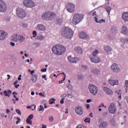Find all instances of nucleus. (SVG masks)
<instances>
[{
  "mask_svg": "<svg viewBox=\"0 0 128 128\" xmlns=\"http://www.w3.org/2000/svg\"><path fill=\"white\" fill-rule=\"evenodd\" d=\"M22 26L23 28H26V26H28V24L23 23L22 24Z\"/></svg>",
  "mask_w": 128,
  "mask_h": 128,
  "instance_id": "56",
  "label": "nucleus"
},
{
  "mask_svg": "<svg viewBox=\"0 0 128 128\" xmlns=\"http://www.w3.org/2000/svg\"><path fill=\"white\" fill-rule=\"evenodd\" d=\"M42 78H44L45 80H46L47 79H46V74H44L42 76Z\"/></svg>",
  "mask_w": 128,
  "mask_h": 128,
  "instance_id": "59",
  "label": "nucleus"
},
{
  "mask_svg": "<svg viewBox=\"0 0 128 128\" xmlns=\"http://www.w3.org/2000/svg\"><path fill=\"white\" fill-rule=\"evenodd\" d=\"M55 100H56V99L52 98L49 100V104H54Z\"/></svg>",
  "mask_w": 128,
  "mask_h": 128,
  "instance_id": "39",
  "label": "nucleus"
},
{
  "mask_svg": "<svg viewBox=\"0 0 128 128\" xmlns=\"http://www.w3.org/2000/svg\"><path fill=\"white\" fill-rule=\"evenodd\" d=\"M50 16V12H45L42 15V18L46 20H48V16Z\"/></svg>",
  "mask_w": 128,
  "mask_h": 128,
  "instance_id": "20",
  "label": "nucleus"
},
{
  "mask_svg": "<svg viewBox=\"0 0 128 128\" xmlns=\"http://www.w3.org/2000/svg\"><path fill=\"white\" fill-rule=\"evenodd\" d=\"M82 68H84V70H86V68H88V67L84 65H82Z\"/></svg>",
  "mask_w": 128,
  "mask_h": 128,
  "instance_id": "62",
  "label": "nucleus"
},
{
  "mask_svg": "<svg viewBox=\"0 0 128 128\" xmlns=\"http://www.w3.org/2000/svg\"><path fill=\"white\" fill-rule=\"evenodd\" d=\"M36 28L39 30H46L44 26L42 24H38Z\"/></svg>",
  "mask_w": 128,
  "mask_h": 128,
  "instance_id": "27",
  "label": "nucleus"
},
{
  "mask_svg": "<svg viewBox=\"0 0 128 128\" xmlns=\"http://www.w3.org/2000/svg\"><path fill=\"white\" fill-rule=\"evenodd\" d=\"M18 80H22V74L19 75V78H18Z\"/></svg>",
  "mask_w": 128,
  "mask_h": 128,
  "instance_id": "61",
  "label": "nucleus"
},
{
  "mask_svg": "<svg viewBox=\"0 0 128 128\" xmlns=\"http://www.w3.org/2000/svg\"><path fill=\"white\" fill-rule=\"evenodd\" d=\"M66 50V47L62 45H56L52 48V52L54 54L62 56Z\"/></svg>",
  "mask_w": 128,
  "mask_h": 128,
  "instance_id": "1",
  "label": "nucleus"
},
{
  "mask_svg": "<svg viewBox=\"0 0 128 128\" xmlns=\"http://www.w3.org/2000/svg\"><path fill=\"white\" fill-rule=\"evenodd\" d=\"M76 128H82V124H78Z\"/></svg>",
  "mask_w": 128,
  "mask_h": 128,
  "instance_id": "64",
  "label": "nucleus"
},
{
  "mask_svg": "<svg viewBox=\"0 0 128 128\" xmlns=\"http://www.w3.org/2000/svg\"><path fill=\"white\" fill-rule=\"evenodd\" d=\"M94 18V20H95L96 22V24L100 23V20H98V16H95Z\"/></svg>",
  "mask_w": 128,
  "mask_h": 128,
  "instance_id": "44",
  "label": "nucleus"
},
{
  "mask_svg": "<svg viewBox=\"0 0 128 128\" xmlns=\"http://www.w3.org/2000/svg\"><path fill=\"white\" fill-rule=\"evenodd\" d=\"M66 9L68 12H74L76 10V5L72 3H68L66 6Z\"/></svg>",
  "mask_w": 128,
  "mask_h": 128,
  "instance_id": "6",
  "label": "nucleus"
},
{
  "mask_svg": "<svg viewBox=\"0 0 128 128\" xmlns=\"http://www.w3.org/2000/svg\"><path fill=\"white\" fill-rule=\"evenodd\" d=\"M41 72H46V68H44L41 69Z\"/></svg>",
  "mask_w": 128,
  "mask_h": 128,
  "instance_id": "55",
  "label": "nucleus"
},
{
  "mask_svg": "<svg viewBox=\"0 0 128 128\" xmlns=\"http://www.w3.org/2000/svg\"><path fill=\"white\" fill-rule=\"evenodd\" d=\"M91 72L92 74H95V76H98L100 74V69H98L97 68H92L91 70Z\"/></svg>",
  "mask_w": 128,
  "mask_h": 128,
  "instance_id": "16",
  "label": "nucleus"
},
{
  "mask_svg": "<svg viewBox=\"0 0 128 128\" xmlns=\"http://www.w3.org/2000/svg\"><path fill=\"white\" fill-rule=\"evenodd\" d=\"M78 36L80 38H82V40H88V38H90L88 34H86V33L84 32H81L79 33Z\"/></svg>",
  "mask_w": 128,
  "mask_h": 128,
  "instance_id": "12",
  "label": "nucleus"
},
{
  "mask_svg": "<svg viewBox=\"0 0 128 128\" xmlns=\"http://www.w3.org/2000/svg\"><path fill=\"white\" fill-rule=\"evenodd\" d=\"M36 40H44L46 38V36H42V35H39L36 38Z\"/></svg>",
  "mask_w": 128,
  "mask_h": 128,
  "instance_id": "32",
  "label": "nucleus"
},
{
  "mask_svg": "<svg viewBox=\"0 0 128 128\" xmlns=\"http://www.w3.org/2000/svg\"><path fill=\"white\" fill-rule=\"evenodd\" d=\"M23 4L26 8H34L36 4L31 0H25L23 2Z\"/></svg>",
  "mask_w": 128,
  "mask_h": 128,
  "instance_id": "9",
  "label": "nucleus"
},
{
  "mask_svg": "<svg viewBox=\"0 0 128 128\" xmlns=\"http://www.w3.org/2000/svg\"><path fill=\"white\" fill-rule=\"evenodd\" d=\"M84 78V76H82V75L81 74H78V80H82Z\"/></svg>",
  "mask_w": 128,
  "mask_h": 128,
  "instance_id": "47",
  "label": "nucleus"
},
{
  "mask_svg": "<svg viewBox=\"0 0 128 128\" xmlns=\"http://www.w3.org/2000/svg\"><path fill=\"white\" fill-rule=\"evenodd\" d=\"M6 10H8V7H6V3L2 0H0V12H6Z\"/></svg>",
  "mask_w": 128,
  "mask_h": 128,
  "instance_id": "10",
  "label": "nucleus"
},
{
  "mask_svg": "<svg viewBox=\"0 0 128 128\" xmlns=\"http://www.w3.org/2000/svg\"><path fill=\"white\" fill-rule=\"evenodd\" d=\"M102 106H103L104 108H106V106H104V103L101 104L99 106L98 108H102Z\"/></svg>",
  "mask_w": 128,
  "mask_h": 128,
  "instance_id": "54",
  "label": "nucleus"
},
{
  "mask_svg": "<svg viewBox=\"0 0 128 128\" xmlns=\"http://www.w3.org/2000/svg\"><path fill=\"white\" fill-rule=\"evenodd\" d=\"M49 14L48 20H54V18H56V14L50 12Z\"/></svg>",
  "mask_w": 128,
  "mask_h": 128,
  "instance_id": "18",
  "label": "nucleus"
},
{
  "mask_svg": "<svg viewBox=\"0 0 128 128\" xmlns=\"http://www.w3.org/2000/svg\"><path fill=\"white\" fill-rule=\"evenodd\" d=\"M110 68L112 72H114V74H118L122 70L118 65L116 63L113 64L111 66Z\"/></svg>",
  "mask_w": 128,
  "mask_h": 128,
  "instance_id": "7",
  "label": "nucleus"
},
{
  "mask_svg": "<svg viewBox=\"0 0 128 128\" xmlns=\"http://www.w3.org/2000/svg\"><path fill=\"white\" fill-rule=\"evenodd\" d=\"M110 124L112 126H116V120L114 119H111L110 120Z\"/></svg>",
  "mask_w": 128,
  "mask_h": 128,
  "instance_id": "36",
  "label": "nucleus"
},
{
  "mask_svg": "<svg viewBox=\"0 0 128 128\" xmlns=\"http://www.w3.org/2000/svg\"><path fill=\"white\" fill-rule=\"evenodd\" d=\"M103 90L104 92H105L106 94H108L109 96H110V94H112V91L110 89L106 87H104Z\"/></svg>",
  "mask_w": 128,
  "mask_h": 128,
  "instance_id": "19",
  "label": "nucleus"
},
{
  "mask_svg": "<svg viewBox=\"0 0 128 128\" xmlns=\"http://www.w3.org/2000/svg\"><path fill=\"white\" fill-rule=\"evenodd\" d=\"M104 50L108 54H112V48L110 46H104Z\"/></svg>",
  "mask_w": 128,
  "mask_h": 128,
  "instance_id": "22",
  "label": "nucleus"
},
{
  "mask_svg": "<svg viewBox=\"0 0 128 128\" xmlns=\"http://www.w3.org/2000/svg\"><path fill=\"white\" fill-rule=\"evenodd\" d=\"M74 110L77 114H79L80 116H82L84 112H82V108L80 106H76L74 108Z\"/></svg>",
  "mask_w": 128,
  "mask_h": 128,
  "instance_id": "14",
  "label": "nucleus"
},
{
  "mask_svg": "<svg viewBox=\"0 0 128 128\" xmlns=\"http://www.w3.org/2000/svg\"><path fill=\"white\" fill-rule=\"evenodd\" d=\"M26 38L24 37V36L21 34H16L12 36V41L14 42H24Z\"/></svg>",
  "mask_w": 128,
  "mask_h": 128,
  "instance_id": "4",
  "label": "nucleus"
},
{
  "mask_svg": "<svg viewBox=\"0 0 128 128\" xmlns=\"http://www.w3.org/2000/svg\"><path fill=\"white\" fill-rule=\"evenodd\" d=\"M56 22L58 24H60L62 22V18H57Z\"/></svg>",
  "mask_w": 128,
  "mask_h": 128,
  "instance_id": "38",
  "label": "nucleus"
},
{
  "mask_svg": "<svg viewBox=\"0 0 128 128\" xmlns=\"http://www.w3.org/2000/svg\"><path fill=\"white\" fill-rule=\"evenodd\" d=\"M68 94H64L61 96L62 98H66Z\"/></svg>",
  "mask_w": 128,
  "mask_h": 128,
  "instance_id": "57",
  "label": "nucleus"
},
{
  "mask_svg": "<svg viewBox=\"0 0 128 128\" xmlns=\"http://www.w3.org/2000/svg\"><path fill=\"white\" fill-rule=\"evenodd\" d=\"M98 54V50H96L95 51H94L92 54V56H90V58H94V57H96L98 56L96 54Z\"/></svg>",
  "mask_w": 128,
  "mask_h": 128,
  "instance_id": "33",
  "label": "nucleus"
},
{
  "mask_svg": "<svg viewBox=\"0 0 128 128\" xmlns=\"http://www.w3.org/2000/svg\"><path fill=\"white\" fill-rule=\"evenodd\" d=\"M109 112L111 114H114L116 112V105L114 103H111L108 108Z\"/></svg>",
  "mask_w": 128,
  "mask_h": 128,
  "instance_id": "11",
  "label": "nucleus"
},
{
  "mask_svg": "<svg viewBox=\"0 0 128 128\" xmlns=\"http://www.w3.org/2000/svg\"><path fill=\"white\" fill-rule=\"evenodd\" d=\"M32 34H33V38H36V36H38V34H36V31L34 30L32 32Z\"/></svg>",
  "mask_w": 128,
  "mask_h": 128,
  "instance_id": "46",
  "label": "nucleus"
},
{
  "mask_svg": "<svg viewBox=\"0 0 128 128\" xmlns=\"http://www.w3.org/2000/svg\"><path fill=\"white\" fill-rule=\"evenodd\" d=\"M82 18H84V15L75 14L72 18V24H78L80 22Z\"/></svg>",
  "mask_w": 128,
  "mask_h": 128,
  "instance_id": "3",
  "label": "nucleus"
},
{
  "mask_svg": "<svg viewBox=\"0 0 128 128\" xmlns=\"http://www.w3.org/2000/svg\"><path fill=\"white\" fill-rule=\"evenodd\" d=\"M16 112H17V114H19L20 116H22V112H20V110L16 109Z\"/></svg>",
  "mask_w": 128,
  "mask_h": 128,
  "instance_id": "45",
  "label": "nucleus"
},
{
  "mask_svg": "<svg viewBox=\"0 0 128 128\" xmlns=\"http://www.w3.org/2000/svg\"><path fill=\"white\" fill-rule=\"evenodd\" d=\"M122 32V34H125L126 36L127 34H128V28H126V26H123Z\"/></svg>",
  "mask_w": 128,
  "mask_h": 128,
  "instance_id": "26",
  "label": "nucleus"
},
{
  "mask_svg": "<svg viewBox=\"0 0 128 128\" xmlns=\"http://www.w3.org/2000/svg\"><path fill=\"white\" fill-rule=\"evenodd\" d=\"M102 22H106V21L104 19H102L101 20H99V24H102Z\"/></svg>",
  "mask_w": 128,
  "mask_h": 128,
  "instance_id": "53",
  "label": "nucleus"
},
{
  "mask_svg": "<svg viewBox=\"0 0 128 128\" xmlns=\"http://www.w3.org/2000/svg\"><path fill=\"white\" fill-rule=\"evenodd\" d=\"M106 126H108V122H102L99 124L100 128H106Z\"/></svg>",
  "mask_w": 128,
  "mask_h": 128,
  "instance_id": "24",
  "label": "nucleus"
},
{
  "mask_svg": "<svg viewBox=\"0 0 128 128\" xmlns=\"http://www.w3.org/2000/svg\"><path fill=\"white\" fill-rule=\"evenodd\" d=\"M5 20L6 22H10V17H6Z\"/></svg>",
  "mask_w": 128,
  "mask_h": 128,
  "instance_id": "52",
  "label": "nucleus"
},
{
  "mask_svg": "<svg viewBox=\"0 0 128 128\" xmlns=\"http://www.w3.org/2000/svg\"><path fill=\"white\" fill-rule=\"evenodd\" d=\"M108 82L112 86H118V80H109Z\"/></svg>",
  "mask_w": 128,
  "mask_h": 128,
  "instance_id": "25",
  "label": "nucleus"
},
{
  "mask_svg": "<svg viewBox=\"0 0 128 128\" xmlns=\"http://www.w3.org/2000/svg\"><path fill=\"white\" fill-rule=\"evenodd\" d=\"M65 80H66V75H64V77L63 80L59 81V84H62V82H64Z\"/></svg>",
  "mask_w": 128,
  "mask_h": 128,
  "instance_id": "51",
  "label": "nucleus"
},
{
  "mask_svg": "<svg viewBox=\"0 0 128 128\" xmlns=\"http://www.w3.org/2000/svg\"><path fill=\"white\" fill-rule=\"evenodd\" d=\"M40 108L38 109L39 112H41V110H44V106H42V105H40Z\"/></svg>",
  "mask_w": 128,
  "mask_h": 128,
  "instance_id": "43",
  "label": "nucleus"
},
{
  "mask_svg": "<svg viewBox=\"0 0 128 128\" xmlns=\"http://www.w3.org/2000/svg\"><path fill=\"white\" fill-rule=\"evenodd\" d=\"M120 40L123 44H128V38H122Z\"/></svg>",
  "mask_w": 128,
  "mask_h": 128,
  "instance_id": "37",
  "label": "nucleus"
},
{
  "mask_svg": "<svg viewBox=\"0 0 128 128\" xmlns=\"http://www.w3.org/2000/svg\"><path fill=\"white\" fill-rule=\"evenodd\" d=\"M48 119H49L50 122H54V116H49Z\"/></svg>",
  "mask_w": 128,
  "mask_h": 128,
  "instance_id": "49",
  "label": "nucleus"
},
{
  "mask_svg": "<svg viewBox=\"0 0 128 128\" xmlns=\"http://www.w3.org/2000/svg\"><path fill=\"white\" fill-rule=\"evenodd\" d=\"M90 59L91 62H94V64H98V62H100V58H98V56L90 57Z\"/></svg>",
  "mask_w": 128,
  "mask_h": 128,
  "instance_id": "15",
  "label": "nucleus"
},
{
  "mask_svg": "<svg viewBox=\"0 0 128 128\" xmlns=\"http://www.w3.org/2000/svg\"><path fill=\"white\" fill-rule=\"evenodd\" d=\"M124 88L126 92H128V80H126L124 82Z\"/></svg>",
  "mask_w": 128,
  "mask_h": 128,
  "instance_id": "34",
  "label": "nucleus"
},
{
  "mask_svg": "<svg viewBox=\"0 0 128 128\" xmlns=\"http://www.w3.org/2000/svg\"><path fill=\"white\" fill-rule=\"evenodd\" d=\"M10 44L12 46H16V44L12 42H10Z\"/></svg>",
  "mask_w": 128,
  "mask_h": 128,
  "instance_id": "63",
  "label": "nucleus"
},
{
  "mask_svg": "<svg viewBox=\"0 0 128 128\" xmlns=\"http://www.w3.org/2000/svg\"><path fill=\"white\" fill-rule=\"evenodd\" d=\"M34 45L36 46V48H38V46H40V42H35L34 43Z\"/></svg>",
  "mask_w": 128,
  "mask_h": 128,
  "instance_id": "41",
  "label": "nucleus"
},
{
  "mask_svg": "<svg viewBox=\"0 0 128 128\" xmlns=\"http://www.w3.org/2000/svg\"><path fill=\"white\" fill-rule=\"evenodd\" d=\"M4 94L5 96H8V98H10V94H12V92L10 90H5L4 91Z\"/></svg>",
  "mask_w": 128,
  "mask_h": 128,
  "instance_id": "23",
  "label": "nucleus"
},
{
  "mask_svg": "<svg viewBox=\"0 0 128 128\" xmlns=\"http://www.w3.org/2000/svg\"><path fill=\"white\" fill-rule=\"evenodd\" d=\"M64 98H62V100L60 101V104H64Z\"/></svg>",
  "mask_w": 128,
  "mask_h": 128,
  "instance_id": "60",
  "label": "nucleus"
},
{
  "mask_svg": "<svg viewBox=\"0 0 128 128\" xmlns=\"http://www.w3.org/2000/svg\"><path fill=\"white\" fill-rule=\"evenodd\" d=\"M16 10L17 16H18V18H24L26 16V14L24 9L22 8H18Z\"/></svg>",
  "mask_w": 128,
  "mask_h": 128,
  "instance_id": "5",
  "label": "nucleus"
},
{
  "mask_svg": "<svg viewBox=\"0 0 128 128\" xmlns=\"http://www.w3.org/2000/svg\"><path fill=\"white\" fill-rule=\"evenodd\" d=\"M66 86L68 90H72L73 88L72 86L70 84H66Z\"/></svg>",
  "mask_w": 128,
  "mask_h": 128,
  "instance_id": "40",
  "label": "nucleus"
},
{
  "mask_svg": "<svg viewBox=\"0 0 128 128\" xmlns=\"http://www.w3.org/2000/svg\"><path fill=\"white\" fill-rule=\"evenodd\" d=\"M61 36L65 38H72L74 36V32L70 28L66 27L62 30Z\"/></svg>",
  "mask_w": 128,
  "mask_h": 128,
  "instance_id": "2",
  "label": "nucleus"
},
{
  "mask_svg": "<svg viewBox=\"0 0 128 128\" xmlns=\"http://www.w3.org/2000/svg\"><path fill=\"white\" fill-rule=\"evenodd\" d=\"M68 58V62L72 64H76V58H72L71 56H70Z\"/></svg>",
  "mask_w": 128,
  "mask_h": 128,
  "instance_id": "29",
  "label": "nucleus"
},
{
  "mask_svg": "<svg viewBox=\"0 0 128 128\" xmlns=\"http://www.w3.org/2000/svg\"><path fill=\"white\" fill-rule=\"evenodd\" d=\"M92 16H96V12L94 11L93 12Z\"/></svg>",
  "mask_w": 128,
  "mask_h": 128,
  "instance_id": "58",
  "label": "nucleus"
},
{
  "mask_svg": "<svg viewBox=\"0 0 128 128\" xmlns=\"http://www.w3.org/2000/svg\"><path fill=\"white\" fill-rule=\"evenodd\" d=\"M12 102H14V104H16V102H18V98H16V99H14V98H12Z\"/></svg>",
  "mask_w": 128,
  "mask_h": 128,
  "instance_id": "48",
  "label": "nucleus"
},
{
  "mask_svg": "<svg viewBox=\"0 0 128 128\" xmlns=\"http://www.w3.org/2000/svg\"><path fill=\"white\" fill-rule=\"evenodd\" d=\"M108 14H110V11L112 10V7L108 6L105 8Z\"/></svg>",
  "mask_w": 128,
  "mask_h": 128,
  "instance_id": "35",
  "label": "nucleus"
},
{
  "mask_svg": "<svg viewBox=\"0 0 128 128\" xmlns=\"http://www.w3.org/2000/svg\"><path fill=\"white\" fill-rule=\"evenodd\" d=\"M34 118V114H30L28 118L26 120V122L27 124H32V120Z\"/></svg>",
  "mask_w": 128,
  "mask_h": 128,
  "instance_id": "17",
  "label": "nucleus"
},
{
  "mask_svg": "<svg viewBox=\"0 0 128 128\" xmlns=\"http://www.w3.org/2000/svg\"><path fill=\"white\" fill-rule=\"evenodd\" d=\"M31 80L32 82H36V80H38V76L36 74H34L31 76Z\"/></svg>",
  "mask_w": 128,
  "mask_h": 128,
  "instance_id": "30",
  "label": "nucleus"
},
{
  "mask_svg": "<svg viewBox=\"0 0 128 128\" xmlns=\"http://www.w3.org/2000/svg\"><path fill=\"white\" fill-rule=\"evenodd\" d=\"M6 38H8V33L4 30H0V40H4Z\"/></svg>",
  "mask_w": 128,
  "mask_h": 128,
  "instance_id": "13",
  "label": "nucleus"
},
{
  "mask_svg": "<svg viewBox=\"0 0 128 128\" xmlns=\"http://www.w3.org/2000/svg\"><path fill=\"white\" fill-rule=\"evenodd\" d=\"M84 122H88V124H90V118H86L84 120Z\"/></svg>",
  "mask_w": 128,
  "mask_h": 128,
  "instance_id": "42",
  "label": "nucleus"
},
{
  "mask_svg": "<svg viewBox=\"0 0 128 128\" xmlns=\"http://www.w3.org/2000/svg\"><path fill=\"white\" fill-rule=\"evenodd\" d=\"M88 88L90 92H91L93 96H96V94H98V88L96 86L92 84H90L89 85Z\"/></svg>",
  "mask_w": 128,
  "mask_h": 128,
  "instance_id": "8",
  "label": "nucleus"
},
{
  "mask_svg": "<svg viewBox=\"0 0 128 128\" xmlns=\"http://www.w3.org/2000/svg\"><path fill=\"white\" fill-rule=\"evenodd\" d=\"M102 116H104V118H106V116H108V112H104Z\"/></svg>",
  "mask_w": 128,
  "mask_h": 128,
  "instance_id": "50",
  "label": "nucleus"
},
{
  "mask_svg": "<svg viewBox=\"0 0 128 128\" xmlns=\"http://www.w3.org/2000/svg\"><path fill=\"white\" fill-rule=\"evenodd\" d=\"M111 30L113 34H116V32H118V30L116 29V26H112L111 28Z\"/></svg>",
  "mask_w": 128,
  "mask_h": 128,
  "instance_id": "31",
  "label": "nucleus"
},
{
  "mask_svg": "<svg viewBox=\"0 0 128 128\" xmlns=\"http://www.w3.org/2000/svg\"><path fill=\"white\" fill-rule=\"evenodd\" d=\"M74 52H78V54H82V49L80 47H76L74 48Z\"/></svg>",
  "mask_w": 128,
  "mask_h": 128,
  "instance_id": "28",
  "label": "nucleus"
},
{
  "mask_svg": "<svg viewBox=\"0 0 128 128\" xmlns=\"http://www.w3.org/2000/svg\"><path fill=\"white\" fill-rule=\"evenodd\" d=\"M122 19L124 20V22H128V12H124L122 13Z\"/></svg>",
  "mask_w": 128,
  "mask_h": 128,
  "instance_id": "21",
  "label": "nucleus"
}]
</instances>
